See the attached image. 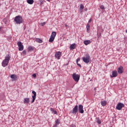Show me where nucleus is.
<instances>
[{
  "instance_id": "1a4fd4ad",
  "label": "nucleus",
  "mask_w": 127,
  "mask_h": 127,
  "mask_svg": "<svg viewBox=\"0 0 127 127\" xmlns=\"http://www.w3.org/2000/svg\"><path fill=\"white\" fill-rule=\"evenodd\" d=\"M32 93H33L34 95L32 97V100L31 101V103H33L35 101V99H36V92H35V91H32Z\"/></svg>"
},
{
  "instance_id": "cd10ccee",
  "label": "nucleus",
  "mask_w": 127,
  "mask_h": 127,
  "mask_svg": "<svg viewBox=\"0 0 127 127\" xmlns=\"http://www.w3.org/2000/svg\"><path fill=\"white\" fill-rule=\"evenodd\" d=\"M40 24H41V26H44V25H45V22H44L43 23H41Z\"/></svg>"
},
{
  "instance_id": "aec40b11",
  "label": "nucleus",
  "mask_w": 127,
  "mask_h": 127,
  "mask_svg": "<svg viewBox=\"0 0 127 127\" xmlns=\"http://www.w3.org/2000/svg\"><path fill=\"white\" fill-rule=\"evenodd\" d=\"M101 105L102 106H106L107 105V101H102L101 102Z\"/></svg>"
},
{
  "instance_id": "4c0bfd02",
  "label": "nucleus",
  "mask_w": 127,
  "mask_h": 127,
  "mask_svg": "<svg viewBox=\"0 0 127 127\" xmlns=\"http://www.w3.org/2000/svg\"><path fill=\"white\" fill-rule=\"evenodd\" d=\"M48 1H50V0H47Z\"/></svg>"
},
{
  "instance_id": "a19ab883",
  "label": "nucleus",
  "mask_w": 127,
  "mask_h": 127,
  "mask_svg": "<svg viewBox=\"0 0 127 127\" xmlns=\"http://www.w3.org/2000/svg\"><path fill=\"white\" fill-rule=\"evenodd\" d=\"M100 35H101V34H100Z\"/></svg>"
},
{
  "instance_id": "5701e85b",
  "label": "nucleus",
  "mask_w": 127,
  "mask_h": 127,
  "mask_svg": "<svg viewBox=\"0 0 127 127\" xmlns=\"http://www.w3.org/2000/svg\"><path fill=\"white\" fill-rule=\"evenodd\" d=\"M28 51H33V48L32 47L30 46L28 48Z\"/></svg>"
},
{
  "instance_id": "423d86ee",
  "label": "nucleus",
  "mask_w": 127,
  "mask_h": 127,
  "mask_svg": "<svg viewBox=\"0 0 127 127\" xmlns=\"http://www.w3.org/2000/svg\"><path fill=\"white\" fill-rule=\"evenodd\" d=\"M17 45L18 46V50L19 51H22L23 50L24 46L23 45H22V43L21 42L19 41L17 43Z\"/></svg>"
},
{
  "instance_id": "bb28decb",
  "label": "nucleus",
  "mask_w": 127,
  "mask_h": 127,
  "mask_svg": "<svg viewBox=\"0 0 127 127\" xmlns=\"http://www.w3.org/2000/svg\"><path fill=\"white\" fill-rule=\"evenodd\" d=\"M77 65L80 68H82V65L80 64H78V62H76Z\"/></svg>"
},
{
  "instance_id": "f3484780",
  "label": "nucleus",
  "mask_w": 127,
  "mask_h": 127,
  "mask_svg": "<svg viewBox=\"0 0 127 127\" xmlns=\"http://www.w3.org/2000/svg\"><path fill=\"white\" fill-rule=\"evenodd\" d=\"M27 2L29 4H33V2H34V0H27Z\"/></svg>"
},
{
  "instance_id": "6ab92c4d",
  "label": "nucleus",
  "mask_w": 127,
  "mask_h": 127,
  "mask_svg": "<svg viewBox=\"0 0 127 127\" xmlns=\"http://www.w3.org/2000/svg\"><path fill=\"white\" fill-rule=\"evenodd\" d=\"M51 37H54V38H55V37H56V32L55 31L52 32Z\"/></svg>"
},
{
  "instance_id": "58836bf2",
  "label": "nucleus",
  "mask_w": 127,
  "mask_h": 127,
  "mask_svg": "<svg viewBox=\"0 0 127 127\" xmlns=\"http://www.w3.org/2000/svg\"><path fill=\"white\" fill-rule=\"evenodd\" d=\"M66 66H67V65H68V64H65Z\"/></svg>"
},
{
  "instance_id": "72a5a7b5",
  "label": "nucleus",
  "mask_w": 127,
  "mask_h": 127,
  "mask_svg": "<svg viewBox=\"0 0 127 127\" xmlns=\"http://www.w3.org/2000/svg\"><path fill=\"white\" fill-rule=\"evenodd\" d=\"M91 21H92V18H90L89 21H88V23L91 22Z\"/></svg>"
},
{
  "instance_id": "a878e982",
  "label": "nucleus",
  "mask_w": 127,
  "mask_h": 127,
  "mask_svg": "<svg viewBox=\"0 0 127 127\" xmlns=\"http://www.w3.org/2000/svg\"><path fill=\"white\" fill-rule=\"evenodd\" d=\"M100 8L101 9H105V6H104V5H101V6H100Z\"/></svg>"
},
{
  "instance_id": "39448f33",
  "label": "nucleus",
  "mask_w": 127,
  "mask_h": 127,
  "mask_svg": "<svg viewBox=\"0 0 127 127\" xmlns=\"http://www.w3.org/2000/svg\"><path fill=\"white\" fill-rule=\"evenodd\" d=\"M123 108H125V104L122 103H119L116 106V109L118 111H121Z\"/></svg>"
},
{
  "instance_id": "e433bc0d",
  "label": "nucleus",
  "mask_w": 127,
  "mask_h": 127,
  "mask_svg": "<svg viewBox=\"0 0 127 127\" xmlns=\"http://www.w3.org/2000/svg\"><path fill=\"white\" fill-rule=\"evenodd\" d=\"M65 26L66 27L68 26V25H67V24H65Z\"/></svg>"
},
{
  "instance_id": "473e14b6",
  "label": "nucleus",
  "mask_w": 127,
  "mask_h": 127,
  "mask_svg": "<svg viewBox=\"0 0 127 127\" xmlns=\"http://www.w3.org/2000/svg\"><path fill=\"white\" fill-rule=\"evenodd\" d=\"M97 123H98V124H101V121L100 120H98L97 121Z\"/></svg>"
},
{
  "instance_id": "2f4dec72",
  "label": "nucleus",
  "mask_w": 127,
  "mask_h": 127,
  "mask_svg": "<svg viewBox=\"0 0 127 127\" xmlns=\"http://www.w3.org/2000/svg\"><path fill=\"white\" fill-rule=\"evenodd\" d=\"M51 111L53 112V113L54 112V109L53 108H50Z\"/></svg>"
},
{
  "instance_id": "9d476101",
  "label": "nucleus",
  "mask_w": 127,
  "mask_h": 127,
  "mask_svg": "<svg viewBox=\"0 0 127 127\" xmlns=\"http://www.w3.org/2000/svg\"><path fill=\"white\" fill-rule=\"evenodd\" d=\"M78 112L80 114H84V109H83V105H78Z\"/></svg>"
},
{
  "instance_id": "6e6552de",
  "label": "nucleus",
  "mask_w": 127,
  "mask_h": 127,
  "mask_svg": "<svg viewBox=\"0 0 127 127\" xmlns=\"http://www.w3.org/2000/svg\"><path fill=\"white\" fill-rule=\"evenodd\" d=\"M55 58L58 59V60H59V59H60V57H61V52H56L55 55Z\"/></svg>"
},
{
  "instance_id": "a211bd4d",
  "label": "nucleus",
  "mask_w": 127,
  "mask_h": 127,
  "mask_svg": "<svg viewBox=\"0 0 127 127\" xmlns=\"http://www.w3.org/2000/svg\"><path fill=\"white\" fill-rule=\"evenodd\" d=\"M86 29H87V32L89 33L90 32V24L89 23L87 24Z\"/></svg>"
},
{
  "instance_id": "ea45409f",
  "label": "nucleus",
  "mask_w": 127,
  "mask_h": 127,
  "mask_svg": "<svg viewBox=\"0 0 127 127\" xmlns=\"http://www.w3.org/2000/svg\"><path fill=\"white\" fill-rule=\"evenodd\" d=\"M85 10H87V9H85Z\"/></svg>"
},
{
  "instance_id": "f704fd0d",
  "label": "nucleus",
  "mask_w": 127,
  "mask_h": 127,
  "mask_svg": "<svg viewBox=\"0 0 127 127\" xmlns=\"http://www.w3.org/2000/svg\"><path fill=\"white\" fill-rule=\"evenodd\" d=\"M78 61H80V59H77L76 60V62H78Z\"/></svg>"
},
{
  "instance_id": "b1692460",
  "label": "nucleus",
  "mask_w": 127,
  "mask_h": 127,
  "mask_svg": "<svg viewBox=\"0 0 127 127\" xmlns=\"http://www.w3.org/2000/svg\"><path fill=\"white\" fill-rule=\"evenodd\" d=\"M84 8V5H82V4H81L80 5V10H82Z\"/></svg>"
},
{
  "instance_id": "c85d7f7f",
  "label": "nucleus",
  "mask_w": 127,
  "mask_h": 127,
  "mask_svg": "<svg viewBox=\"0 0 127 127\" xmlns=\"http://www.w3.org/2000/svg\"><path fill=\"white\" fill-rule=\"evenodd\" d=\"M22 53H23V54H24V55H26V51L24 50V51L22 52Z\"/></svg>"
},
{
  "instance_id": "c756f323",
  "label": "nucleus",
  "mask_w": 127,
  "mask_h": 127,
  "mask_svg": "<svg viewBox=\"0 0 127 127\" xmlns=\"http://www.w3.org/2000/svg\"><path fill=\"white\" fill-rule=\"evenodd\" d=\"M53 113H54V115H57V111L54 110Z\"/></svg>"
},
{
  "instance_id": "f8f14e48",
  "label": "nucleus",
  "mask_w": 127,
  "mask_h": 127,
  "mask_svg": "<svg viewBox=\"0 0 127 127\" xmlns=\"http://www.w3.org/2000/svg\"><path fill=\"white\" fill-rule=\"evenodd\" d=\"M124 70V67L123 66H120L118 69V72L119 74H122V73L124 72L123 71Z\"/></svg>"
},
{
  "instance_id": "7ed1b4c3",
  "label": "nucleus",
  "mask_w": 127,
  "mask_h": 127,
  "mask_svg": "<svg viewBox=\"0 0 127 127\" xmlns=\"http://www.w3.org/2000/svg\"><path fill=\"white\" fill-rule=\"evenodd\" d=\"M72 78L74 80V81H75V82L78 83L79 82V80H80V75L77 74L76 73H73Z\"/></svg>"
},
{
  "instance_id": "4be33fe9",
  "label": "nucleus",
  "mask_w": 127,
  "mask_h": 127,
  "mask_svg": "<svg viewBox=\"0 0 127 127\" xmlns=\"http://www.w3.org/2000/svg\"><path fill=\"white\" fill-rule=\"evenodd\" d=\"M55 39V38L51 36L49 40V42H53Z\"/></svg>"
},
{
  "instance_id": "20e7f679",
  "label": "nucleus",
  "mask_w": 127,
  "mask_h": 127,
  "mask_svg": "<svg viewBox=\"0 0 127 127\" xmlns=\"http://www.w3.org/2000/svg\"><path fill=\"white\" fill-rule=\"evenodd\" d=\"M82 60L84 63H90V56L89 54H86V57H83Z\"/></svg>"
},
{
  "instance_id": "7c9ffc66",
  "label": "nucleus",
  "mask_w": 127,
  "mask_h": 127,
  "mask_svg": "<svg viewBox=\"0 0 127 127\" xmlns=\"http://www.w3.org/2000/svg\"><path fill=\"white\" fill-rule=\"evenodd\" d=\"M33 77H34V78H36V74L35 73H34L33 75H32Z\"/></svg>"
},
{
  "instance_id": "2eb2a0df",
  "label": "nucleus",
  "mask_w": 127,
  "mask_h": 127,
  "mask_svg": "<svg viewBox=\"0 0 127 127\" xmlns=\"http://www.w3.org/2000/svg\"><path fill=\"white\" fill-rule=\"evenodd\" d=\"M30 102L29 98H26L24 99V104H28Z\"/></svg>"
},
{
  "instance_id": "412c9836",
  "label": "nucleus",
  "mask_w": 127,
  "mask_h": 127,
  "mask_svg": "<svg viewBox=\"0 0 127 127\" xmlns=\"http://www.w3.org/2000/svg\"><path fill=\"white\" fill-rule=\"evenodd\" d=\"M36 42H38V43H42V42H43L42 40H41L39 38H36Z\"/></svg>"
},
{
  "instance_id": "f03ea898",
  "label": "nucleus",
  "mask_w": 127,
  "mask_h": 127,
  "mask_svg": "<svg viewBox=\"0 0 127 127\" xmlns=\"http://www.w3.org/2000/svg\"><path fill=\"white\" fill-rule=\"evenodd\" d=\"M15 22L16 24H21L23 22V19H22V17L20 15L16 16L14 19Z\"/></svg>"
},
{
  "instance_id": "9b49d317",
  "label": "nucleus",
  "mask_w": 127,
  "mask_h": 127,
  "mask_svg": "<svg viewBox=\"0 0 127 127\" xmlns=\"http://www.w3.org/2000/svg\"><path fill=\"white\" fill-rule=\"evenodd\" d=\"M118 76V71L117 70H114L112 71V75L111 76L112 78H115Z\"/></svg>"
},
{
  "instance_id": "f257e3e1",
  "label": "nucleus",
  "mask_w": 127,
  "mask_h": 127,
  "mask_svg": "<svg viewBox=\"0 0 127 127\" xmlns=\"http://www.w3.org/2000/svg\"><path fill=\"white\" fill-rule=\"evenodd\" d=\"M10 56L9 55H6L5 57V59L2 62L1 65L2 67H6L8 65V63H9V61L10 60Z\"/></svg>"
},
{
  "instance_id": "c9c22d12",
  "label": "nucleus",
  "mask_w": 127,
  "mask_h": 127,
  "mask_svg": "<svg viewBox=\"0 0 127 127\" xmlns=\"http://www.w3.org/2000/svg\"><path fill=\"white\" fill-rule=\"evenodd\" d=\"M1 30V27H0V32Z\"/></svg>"
},
{
  "instance_id": "393cba45",
  "label": "nucleus",
  "mask_w": 127,
  "mask_h": 127,
  "mask_svg": "<svg viewBox=\"0 0 127 127\" xmlns=\"http://www.w3.org/2000/svg\"><path fill=\"white\" fill-rule=\"evenodd\" d=\"M59 124H60V123H59V120H57L56 121V126H58V125H59Z\"/></svg>"
},
{
  "instance_id": "0eeeda50",
  "label": "nucleus",
  "mask_w": 127,
  "mask_h": 127,
  "mask_svg": "<svg viewBox=\"0 0 127 127\" xmlns=\"http://www.w3.org/2000/svg\"><path fill=\"white\" fill-rule=\"evenodd\" d=\"M77 112H78V105H75L70 113L71 114H73V115H76Z\"/></svg>"
},
{
  "instance_id": "dca6fc26",
  "label": "nucleus",
  "mask_w": 127,
  "mask_h": 127,
  "mask_svg": "<svg viewBox=\"0 0 127 127\" xmlns=\"http://www.w3.org/2000/svg\"><path fill=\"white\" fill-rule=\"evenodd\" d=\"M83 43L85 45H88V44H90V43H91V41L89 40H85L83 41Z\"/></svg>"
},
{
  "instance_id": "ddd939ff",
  "label": "nucleus",
  "mask_w": 127,
  "mask_h": 127,
  "mask_svg": "<svg viewBox=\"0 0 127 127\" xmlns=\"http://www.w3.org/2000/svg\"><path fill=\"white\" fill-rule=\"evenodd\" d=\"M10 78H11L12 81H15V80H16L17 77L16 76V75H15V74H11L10 75Z\"/></svg>"
},
{
  "instance_id": "4468645a",
  "label": "nucleus",
  "mask_w": 127,
  "mask_h": 127,
  "mask_svg": "<svg viewBox=\"0 0 127 127\" xmlns=\"http://www.w3.org/2000/svg\"><path fill=\"white\" fill-rule=\"evenodd\" d=\"M70 50H74L76 48V43L71 44L70 46Z\"/></svg>"
}]
</instances>
